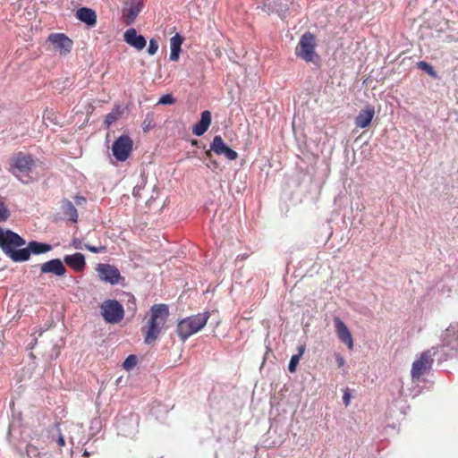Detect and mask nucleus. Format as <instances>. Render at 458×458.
I'll return each mask as SVG.
<instances>
[{
    "label": "nucleus",
    "mask_w": 458,
    "mask_h": 458,
    "mask_svg": "<svg viewBox=\"0 0 458 458\" xmlns=\"http://www.w3.org/2000/svg\"><path fill=\"white\" fill-rule=\"evenodd\" d=\"M25 240L11 230L0 227V248L14 262H24L30 259V254H42L52 250L47 243L30 242L27 248L18 249L25 245Z\"/></svg>",
    "instance_id": "obj_1"
},
{
    "label": "nucleus",
    "mask_w": 458,
    "mask_h": 458,
    "mask_svg": "<svg viewBox=\"0 0 458 458\" xmlns=\"http://www.w3.org/2000/svg\"><path fill=\"white\" fill-rule=\"evenodd\" d=\"M168 318V305L159 303L151 306L145 318L146 323L141 327V333L144 335L145 344H151L157 340L165 327Z\"/></svg>",
    "instance_id": "obj_2"
},
{
    "label": "nucleus",
    "mask_w": 458,
    "mask_h": 458,
    "mask_svg": "<svg viewBox=\"0 0 458 458\" xmlns=\"http://www.w3.org/2000/svg\"><path fill=\"white\" fill-rule=\"evenodd\" d=\"M36 166V160L32 155L18 152L9 160L8 171L22 183L28 184L32 180L31 173Z\"/></svg>",
    "instance_id": "obj_3"
},
{
    "label": "nucleus",
    "mask_w": 458,
    "mask_h": 458,
    "mask_svg": "<svg viewBox=\"0 0 458 458\" xmlns=\"http://www.w3.org/2000/svg\"><path fill=\"white\" fill-rule=\"evenodd\" d=\"M209 317V312L206 311L181 319L176 327V333L180 339L184 342L201 330L208 323Z\"/></svg>",
    "instance_id": "obj_4"
},
{
    "label": "nucleus",
    "mask_w": 458,
    "mask_h": 458,
    "mask_svg": "<svg viewBox=\"0 0 458 458\" xmlns=\"http://www.w3.org/2000/svg\"><path fill=\"white\" fill-rule=\"evenodd\" d=\"M437 352V347L423 352L420 357L415 360L411 366V376L412 380L419 379L424 373L429 370L433 364V356Z\"/></svg>",
    "instance_id": "obj_5"
},
{
    "label": "nucleus",
    "mask_w": 458,
    "mask_h": 458,
    "mask_svg": "<svg viewBox=\"0 0 458 458\" xmlns=\"http://www.w3.org/2000/svg\"><path fill=\"white\" fill-rule=\"evenodd\" d=\"M100 312L107 323L117 324L124 318L123 305L116 300H106L100 305Z\"/></svg>",
    "instance_id": "obj_6"
},
{
    "label": "nucleus",
    "mask_w": 458,
    "mask_h": 458,
    "mask_svg": "<svg viewBox=\"0 0 458 458\" xmlns=\"http://www.w3.org/2000/svg\"><path fill=\"white\" fill-rule=\"evenodd\" d=\"M315 50V38L310 32L303 34L295 48L297 57L306 61L312 62Z\"/></svg>",
    "instance_id": "obj_7"
},
{
    "label": "nucleus",
    "mask_w": 458,
    "mask_h": 458,
    "mask_svg": "<svg viewBox=\"0 0 458 458\" xmlns=\"http://www.w3.org/2000/svg\"><path fill=\"white\" fill-rule=\"evenodd\" d=\"M133 147V141L128 135L118 137L113 146L112 152L116 160L124 162L130 157Z\"/></svg>",
    "instance_id": "obj_8"
},
{
    "label": "nucleus",
    "mask_w": 458,
    "mask_h": 458,
    "mask_svg": "<svg viewBox=\"0 0 458 458\" xmlns=\"http://www.w3.org/2000/svg\"><path fill=\"white\" fill-rule=\"evenodd\" d=\"M47 42L54 46V49L61 55H68L73 46V42L64 33H52L47 38Z\"/></svg>",
    "instance_id": "obj_9"
},
{
    "label": "nucleus",
    "mask_w": 458,
    "mask_h": 458,
    "mask_svg": "<svg viewBox=\"0 0 458 458\" xmlns=\"http://www.w3.org/2000/svg\"><path fill=\"white\" fill-rule=\"evenodd\" d=\"M143 5L142 0H129L125 3V7L122 11V16L126 25H131L134 22Z\"/></svg>",
    "instance_id": "obj_10"
},
{
    "label": "nucleus",
    "mask_w": 458,
    "mask_h": 458,
    "mask_svg": "<svg viewBox=\"0 0 458 458\" xmlns=\"http://www.w3.org/2000/svg\"><path fill=\"white\" fill-rule=\"evenodd\" d=\"M210 150L214 151L216 155H224L229 160H235L238 157V153L229 148L219 135L214 137L210 145Z\"/></svg>",
    "instance_id": "obj_11"
},
{
    "label": "nucleus",
    "mask_w": 458,
    "mask_h": 458,
    "mask_svg": "<svg viewBox=\"0 0 458 458\" xmlns=\"http://www.w3.org/2000/svg\"><path fill=\"white\" fill-rule=\"evenodd\" d=\"M101 280L116 284L122 279L120 271L114 266L109 264H99L97 268Z\"/></svg>",
    "instance_id": "obj_12"
},
{
    "label": "nucleus",
    "mask_w": 458,
    "mask_h": 458,
    "mask_svg": "<svg viewBox=\"0 0 458 458\" xmlns=\"http://www.w3.org/2000/svg\"><path fill=\"white\" fill-rule=\"evenodd\" d=\"M66 273V267L59 259H53L40 265V276L51 274L55 276H64Z\"/></svg>",
    "instance_id": "obj_13"
},
{
    "label": "nucleus",
    "mask_w": 458,
    "mask_h": 458,
    "mask_svg": "<svg viewBox=\"0 0 458 458\" xmlns=\"http://www.w3.org/2000/svg\"><path fill=\"white\" fill-rule=\"evenodd\" d=\"M335 332L340 341L346 344L348 349L353 348V339L352 334L343 320L339 318H335Z\"/></svg>",
    "instance_id": "obj_14"
},
{
    "label": "nucleus",
    "mask_w": 458,
    "mask_h": 458,
    "mask_svg": "<svg viewBox=\"0 0 458 458\" xmlns=\"http://www.w3.org/2000/svg\"><path fill=\"white\" fill-rule=\"evenodd\" d=\"M123 38L128 45L139 51L142 50L147 44L145 38L138 34L137 30L133 28L128 29L124 32Z\"/></svg>",
    "instance_id": "obj_15"
},
{
    "label": "nucleus",
    "mask_w": 458,
    "mask_h": 458,
    "mask_svg": "<svg viewBox=\"0 0 458 458\" xmlns=\"http://www.w3.org/2000/svg\"><path fill=\"white\" fill-rule=\"evenodd\" d=\"M442 345L454 350L458 346V324L450 325L442 335Z\"/></svg>",
    "instance_id": "obj_16"
},
{
    "label": "nucleus",
    "mask_w": 458,
    "mask_h": 458,
    "mask_svg": "<svg viewBox=\"0 0 458 458\" xmlns=\"http://www.w3.org/2000/svg\"><path fill=\"white\" fill-rule=\"evenodd\" d=\"M64 261L75 272H82L86 266L85 257L80 252L72 255H65Z\"/></svg>",
    "instance_id": "obj_17"
},
{
    "label": "nucleus",
    "mask_w": 458,
    "mask_h": 458,
    "mask_svg": "<svg viewBox=\"0 0 458 458\" xmlns=\"http://www.w3.org/2000/svg\"><path fill=\"white\" fill-rule=\"evenodd\" d=\"M211 113L208 110L201 113L200 121L192 128V132L196 136H202L211 124Z\"/></svg>",
    "instance_id": "obj_18"
},
{
    "label": "nucleus",
    "mask_w": 458,
    "mask_h": 458,
    "mask_svg": "<svg viewBox=\"0 0 458 458\" xmlns=\"http://www.w3.org/2000/svg\"><path fill=\"white\" fill-rule=\"evenodd\" d=\"M374 114L375 111L373 107H367L366 109L360 110L355 118L356 126L360 129L368 127L370 124Z\"/></svg>",
    "instance_id": "obj_19"
},
{
    "label": "nucleus",
    "mask_w": 458,
    "mask_h": 458,
    "mask_svg": "<svg viewBox=\"0 0 458 458\" xmlns=\"http://www.w3.org/2000/svg\"><path fill=\"white\" fill-rule=\"evenodd\" d=\"M76 17L89 26H95L97 23V14L94 10L87 7L79 8L76 11Z\"/></svg>",
    "instance_id": "obj_20"
},
{
    "label": "nucleus",
    "mask_w": 458,
    "mask_h": 458,
    "mask_svg": "<svg viewBox=\"0 0 458 458\" xmlns=\"http://www.w3.org/2000/svg\"><path fill=\"white\" fill-rule=\"evenodd\" d=\"M183 42V38L180 36L179 34H175L174 37L170 39V55L169 58L171 61L176 62L179 59L180 52H181V47Z\"/></svg>",
    "instance_id": "obj_21"
},
{
    "label": "nucleus",
    "mask_w": 458,
    "mask_h": 458,
    "mask_svg": "<svg viewBox=\"0 0 458 458\" xmlns=\"http://www.w3.org/2000/svg\"><path fill=\"white\" fill-rule=\"evenodd\" d=\"M123 114L121 106H114L110 113H108L105 118L104 123L106 128H109L111 124L115 123Z\"/></svg>",
    "instance_id": "obj_22"
},
{
    "label": "nucleus",
    "mask_w": 458,
    "mask_h": 458,
    "mask_svg": "<svg viewBox=\"0 0 458 458\" xmlns=\"http://www.w3.org/2000/svg\"><path fill=\"white\" fill-rule=\"evenodd\" d=\"M63 208L69 220L76 223L78 220V212L74 205L70 200H66L64 202Z\"/></svg>",
    "instance_id": "obj_23"
},
{
    "label": "nucleus",
    "mask_w": 458,
    "mask_h": 458,
    "mask_svg": "<svg viewBox=\"0 0 458 458\" xmlns=\"http://www.w3.org/2000/svg\"><path fill=\"white\" fill-rule=\"evenodd\" d=\"M418 67L420 69H421L422 71L426 72L431 77H433V78L437 77V73H436L434 68L432 67V65H430L427 62H424V61L419 62Z\"/></svg>",
    "instance_id": "obj_24"
},
{
    "label": "nucleus",
    "mask_w": 458,
    "mask_h": 458,
    "mask_svg": "<svg viewBox=\"0 0 458 458\" xmlns=\"http://www.w3.org/2000/svg\"><path fill=\"white\" fill-rule=\"evenodd\" d=\"M300 360H301V354H294L292 356L289 365H288V369L291 373H293L296 371V368L300 362Z\"/></svg>",
    "instance_id": "obj_25"
},
{
    "label": "nucleus",
    "mask_w": 458,
    "mask_h": 458,
    "mask_svg": "<svg viewBox=\"0 0 458 458\" xmlns=\"http://www.w3.org/2000/svg\"><path fill=\"white\" fill-rule=\"evenodd\" d=\"M10 216V211L4 202L0 199V221H6Z\"/></svg>",
    "instance_id": "obj_26"
},
{
    "label": "nucleus",
    "mask_w": 458,
    "mask_h": 458,
    "mask_svg": "<svg viewBox=\"0 0 458 458\" xmlns=\"http://www.w3.org/2000/svg\"><path fill=\"white\" fill-rule=\"evenodd\" d=\"M137 363V359L134 355H130L126 358V360H124L123 364V367L125 369H131L132 367H134Z\"/></svg>",
    "instance_id": "obj_27"
},
{
    "label": "nucleus",
    "mask_w": 458,
    "mask_h": 458,
    "mask_svg": "<svg viewBox=\"0 0 458 458\" xmlns=\"http://www.w3.org/2000/svg\"><path fill=\"white\" fill-rule=\"evenodd\" d=\"M158 47L159 46L157 40L155 38H151L148 43V53L150 55H155L157 52Z\"/></svg>",
    "instance_id": "obj_28"
},
{
    "label": "nucleus",
    "mask_w": 458,
    "mask_h": 458,
    "mask_svg": "<svg viewBox=\"0 0 458 458\" xmlns=\"http://www.w3.org/2000/svg\"><path fill=\"white\" fill-rule=\"evenodd\" d=\"M174 103V98L170 94L163 95L160 98V99L158 100V104H162V105H172Z\"/></svg>",
    "instance_id": "obj_29"
},
{
    "label": "nucleus",
    "mask_w": 458,
    "mask_h": 458,
    "mask_svg": "<svg viewBox=\"0 0 458 458\" xmlns=\"http://www.w3.org/2000/svg\"><path fill=\"white\" fill-rule=\"evenodd\" d=\"M85 247L87 250H89L92 253H101V252H106V247L103 246V245H101L99 247H95V246L87 244Z\"/></svg>",
    "instance_id": "obj_30"
},
{
    "label": "nucleus",
    "mask_w": 458,
    "mask_h": 458,
    "mask_svg": "<svg viewBox=\"0 0 458 458\" xmlns=\"http://www.w3.org/2000/svg\"><path fill=\"white\" fill-rule=\"evenodd\" d=\"M351 402V392L349 388H345L344 391V396H343V403L344 406H349Z\"/></svg>",
    "instance_id": "obj_31"
},
{
    "label": "nucleus",
    "mask_w": 458,
    "mask_h": 458,
    "mask_svg": "<svg viewBox=\"0 0 458 458\" xmlns=\"http://www.w3.org/2000/svg\"><path fill=\"white\" fill-rule=\"evenodd\" d=\"M57 444L60 447H64L65 445L64 437L63 436V434L60 431H59V435H58Z\"/></svg>",
    "instance_id": "obj_32"
},
{
    "label": "nucleus",
    "mask_w": 458,
    "mask_h": 458,
    "mask_svg": "<svg viewBox=\"0 0 458 458\" xmlns=\"http://www.w3.org/2000/svg\"><path fill=\"white\" fill-rule=\"evenodd\" d=\"M335 360L339 367H343L344 365V359L340 354L335 355Z\"/></svg>",
    "instance_id": "obj_33"
},
{
    "label": "nucleus",
    "mask_w": 458,
    "mask_h": 458,
    "mask_svg": "<svg viewBox=\"0 0 458 458\" xmlns=\"http://www.w3.org/2000/svg\"><path fill=\"white\" fill-rule=\"evenodd\" d=\"M72 245L75 249H81V242L77 239L73 240Z\"/></svg>",
    "instance_id": "obj_34"
},
{
    "label": "nucleus",
    "mask_w": 458,
    "mask_h": 458,
    "mask_svg": "<svg viewBox=\"0 0 458 458\" xmlns=\"http://www.w3.org/2000/svg\"><path fill=\"white\" fill-rule=\"evenodd\" d=\"M84 201H85V198H83V197H77V198H76V203H77L78 205L81 204V203H82V202H84Z\"/></svg>",
    "instance_id": "obj_35"
},
{
    "label": "nucleus",
    "mask_w": 458,
    "mask_h": 458,
    "mask_svg": "<svg viewBox=\"0 0 458 458\" xmlns=\"http://www.w3.org/2000/svg\"><path fill=\"white\" fill-rule=\"evenodd\" d=\"M304 352V346L301 345L299 346V352L297 354H301V357L302 356Z\"/></svg>",
    "instance_id": "obj_36"
},
{
    "label": "nucleus",
    "mask_w": 458,
    "mask_h": 458,
    "mask_svg": "<svg viewBox=\"0 0 458 458\" xmlns=\"http://www.w3.org/2000/svg\"><path fill=\"white\" fill-rule=\"evenodd\" d=\"M130 299L132 300V304H133L132 310H136L135 298L132 295H130Z\"/></svg>",
    "instance_id": "obj_37"
},
{
    "label": "nucleus",
    "mask_w": 458,
    "mask_h": 458,
    "mask_svg": "<svg viewBox=\"0 0 458 458\" xmlns=\"http://www.w3.org/2000/svg\"><path fill=\"white\" fill-rule=\"evenodd\" d=\"M206 155H207L208 157H211V151L210 150L207 151Z\"/></svg>",
    "instance_id": "obj_38"
},
{
    "label": "nucleus",
    "mask_w": 458,
    "mask_h": 458,
    "mask_svg": "<svg viewBox=\"0 0 458 458\" xmlns=\"http://www.w3.org/2000/svg\"><path fill=\"white\" fill-rule=\"evenodd\" d=\"M191 144H192V145H196V144H197V140H193L191 141Z\"/></svg>",
    "instance_id": "obj_39"
},
{
    "label": "nucleus",
    "mask_w": 458,
    "mask_h": 458,
    "mask_svg": "<svg viewBox=\"0 0 458 458\" xmlns=\"http://www.w3.org/2000/svg\"><path fill=\"white\" fill-rule=\"evenodd\" d=\"M84 455H85V456H88V455H89V453H88L87 451H85Z\"/></svg>",
    "instance_id": "obj_40"
}]
</instances>
